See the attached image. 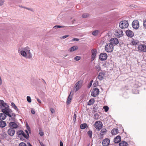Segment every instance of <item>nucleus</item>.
<instances>
[{"label": "nucleus", "instance_id": "15", "mask_svg": "<svg viewBox=\"0 0 146 146\" xmlns=\"http://www.w3.org/2000/svg\"><path fill=\"white\" fill-rule=\"evenodd\" d=\"M126 34L127 36L131 38L134 35L133 32L130 30L126 31Z\"/></svg>", "mask_w": 146, "mask_h": 146}, {"label": "nucleus", "instance_id": "25", "mask_svg": "<svg viewBox=\"0 0 146 146\" xmlns=\"http://www.w3.org/2000/svg\"><path fill=\"white\" fill-rule=\"evenodd\" d=\"M78 48V47L77 46H74L70 48L69 49V50L70 52H73L74 50H76Z\"/></svg>", "mask_w": 146, "mask_h": 146}, {"label": "nucleus", "instance_id": "63", "mask_svg": "<svg viewBox=\"0 0 146 146\" xmlns=\"http://www.w3.org/2000/svg\"><path fill=\"white\" fill-rule=\"evenodd\" d=\"M19 6L20 7L23 8V6H22L21 5H19Z\"/></svg>", "mask_w": 146, "mask_h": 146}, {"label": "nucleus", "instance_id": "11", "mask_svg": "<svg viewBox=\"0 0 146 146\" xmlns=\"http://www.w3.org/2000/svg\"><path fill=\"white\" fill-rule=\"evenodd\" d=\"M132 25L133 28L135 29H137L139 27V21L137 20H134L133 22Z\"/></svg>", "mask_w": 146, "mask_h": 146}, {"label": "nucleus", "instance_id": "56", "mask_svg": "<svg viewBox=\"0 0 146 146\" xmlns=\"http://www.w3.org/2000/svg\"><path fill=\"white\" fill-rule=\"evenodd\" d=\"M37 100L39 103L40 104L41 103V101L38 98H37Z\"/></svg>", "mask_w": 146, "mask_h": 146}, {"label": "nucleus", "instance_id": "52", "mask_svg": "<svg viewBox=\"0 0 146 146\" xmlns=\"http://www.w3.org/2000/svg\"><path fill=\"white\" fill-rule=\"evenodd\" d=\"M92 82H93V80H91L90 82V83H89V85L88 86L89 88H90V86H91L92 83Z\"/></svg>", "mask_w": 146, "mask_h": 146}, {"label": "nucleus", "instance_id": "29", "mask_svg": "<svg viewBox=\"0 0 146 146\" xmlns=\"http://www.w3.org/2000/svg\"><path fill=\"white\" fill-rule=\"evenodd\" d=\"M87 127H88L87 125L85 123L82 124L80 125V128L82 129H84Z\"/></svg>", "mask_w": 146, "mask_h": 146}, {"label": "nucleus", "instance_id": "2", "mask_svg": "<svg viewBox=\"0 0 146 146\" xmlns=\"http://www.w3.org/2000/svg\"><path fill=\"white\" fill-rule=\"evenodd\" d=\"M105 50L108 52H111L113 50V46L110 43L106 44L105 47Z\"/></svg>", "mask_w": 146, "mask_h": 146}, {"label": "nucleus", "instance_id": "33", "mask_svg": "<svg viewBox=\"0 0 146 146\" xmlns=\"http://www.w3.org/2000/svg\"><path fill=\"white\" fill-rule=\"evenodd\" d=\"M99 32V31L98 30H95L93 31L92 34L94 36H96L98 35V34Z\"/></svg>", "mask_w": 146, "mask_h": 146}, {"label": "nucleus", "instance_id": "17", "mask_svg": "<svg viewBox=\"0 0 146 146\" xmlns=\"http://www.w3.org/2000/svg\"><path fill=\"white\" fill-rule=\"evenodd\" d=\"M110 143V140L108 139H104L102 142V145L103 146H108Z\"/></svg>", "mask_w": 146, "mask_h": 146}, {"label": "nucleus", "instance_id": "6", "mask_svg": "<svg viewBox=\"0 0 146 146\" xmlns=\"http://www.w3.org/2000/svg\"><path fill=\"white\" fill-rule=\"evenodd\" d=\"M102 127V122L100 121H97L94 124L95 128L98 131H100Z\"/></svg>", "mask_w": 146, "mask_h": 146}, {"label": "nucleus", "instance_id": "34", "mask_svg": "<svg viewBox=\"0 0 146 146\" xmlns=\"http://www.w3.org/2000/svg\"><path fill=\"white\" fill-rule=\"evenodd\" d=\"M88 134L90 138H91L92 136V132L91 131H89L88 132Z\"/></svg>", "mask_w": 146, "mask_h": 146}, {"label": "nucleus", "instance_id": "35", "mask_svg": "<svg viewBox=\"0 0 146 146\" xmlns=\"http://www.w3.org/2000/svg\"><path fill=\"white\" fill-rule=\"evenodd\" d=\"M81 57L80 56H77L74 58V60L76 61H78L80 60Z\"/></svg>", "mask_w": 146, "mask_h": 146}, {"label": "nucleus", "instance_id": "20", "mask_svg": "<svg viewBox=\"0 0 146 146\" xmlns=\"http://www.w3.org/2000/svg\"><path fill=\"white\" fill-rule=\"evenodd\" d=\"M121 137L118 136L114 138V142L115 143H118L121 141Z\"/></svg>", "mask_w": 146, "mask_h": 146}, {"label": "nucleus", "instance_id": "53", "mask_svg": "<svg viewBox=\"0 0 146 146\" xmlns=\"http://www.w3.org/2000/svg\"><path fill=\"white\" fill-rule=\"evenodd\" d=\"M72 40L74 41H78L79 40V39L77 38H74Z\"/></svg>", "mask_w": 146, "mask_h": 146}, {"label": "nucleus", "instance_id": "27", "mask_svg": "<svg viewBox=\"0 0 146 146\" xmlns=\"http://www.w3.org/2000/svg\"><path fill=\"white\" fill-rule=\"evenodd\" d=\"M92 56L95 57L97 53V50L96 49H92Z\"/></svg>", "mask_w": 146, "mask_h": 146}, {"label": "nucleus", "instance_id": "46", "mask_svg": "<svg viewBox=\"0 0 146 146\" xmlns=\"http://www.w3.org/2000/svg\"><path fill=\"white\" fill-rule=\"evenodd\" d=\"M76 115L75 113H74V115L73 116V120L74 121V122H75L76 121Z\"/></svg>", "mask_w": 146, "mask_h": 146}, {"label": "nucleus", "instance_id": "44", "mask_svg": "<svg viewBox=\"0 0 146 146\" xmlns=\"http://www.w3.org/2000/svg\"><path fill=\"white\" fill-rule=\"evenodd\" d=\"M11 112H12V110L11 111H10V112H9L7 113V114H6V115H7L9 117H11Z\"/></svg>", "mask_w": 146, "mask_h": 146}, {"label": "nucleus", "instance_id": "64", "mask_svg": "<svg viewBox=\"0 0 146 146\" xmlns=\"http://www.w3.org/2000/svg\"><path fill=\"white\" fill-rule=\"evenodd\" d=\"M94 110H95V108H93V111H94Z\"/></svg>", "mask_w": 146, "mask_h": 146}, {"label": "nucleus", "instance_id": "45", "mask_svg": "<svg viewBox=\"0 0 146 146\" xmlns=\"http://www.w3.org/2000/svg\"><path fill=\"white\" fill-rule=\"evenodd\" d=\"M143 25L144 27L146 29V19L143 21Z\"/></svg>", "mask_w": 146, "mask_h": 146}, {"label": "nucleus", "instance_id": "47", "mask_svg": "<svg viewBox=\"0 0 146 146\" xmlns=\"http://www.w3.org/2000/svg\"><path fill=\"white\" fill-rule=\"evenodd\" d=\"M31 112L32 113L34 114L35 113V111L34 109H32L31 110Z\"/></svg>", "mask_w": 146, "mask_h": 146}, {"label": "nucleus", "instance_id": "14", "mask_svg": "<svg viewBox=\"0 0 146 146\" xmlns=\"http://www.w3.org/2000/svg\"><path fill=\"white\" fill-rule=\"evenodd\" d=\"M82 82L81 81H78L76 83L74 89L76 90V92L77 91L81 86Z\"/></svg>", "mask_w": 146, "mask_h": 146}, {"label": "nucleus", "instance_id": "4", "mask_svg": "<svg viewBox=\"0 0 146 146\" xmlns=\"http://www.w3.org/2000/svg\"><path fill=\"white\" fill-rule=\"evenodd\" d=\"M137 51L139 52H146V45L144 44H140L138 45L137 48Z\"/></svg>", "mask_w": 146, "mask_h": 146}, {"label": "nucleus", "instance_id": "16", "mask_svg": "<svg viewBox=\"0 0 146 146\" xmlns=\"http://www.w3.org/2000/svg\"><path fill=\"white\" fill-rule=\"evenodd\" d=\"M9 125L10 128H13V129L17 128L18 126L14 122H10Z\"/></svg>", "mask_w": 146, "mask_h": 146}, {"label": "nucleus", "instance_id": "50", "mask_svg": "<svg viewBox=\"0 0 146 146\" xmlns=\"http://www.w3.org/2000/svg\"><path fill=\"white\" fill-rule=\"evenodd\" d=\"M50 111L52 113V114L53 113L55 112V110L54 109L52 108H50Z\"/></svg>", "mask_w": 146, "mask_h": 146}, {"label": "nucleus", "instance_id": "24", "mask_svg": "<svg viewBox=\"0 0 146 146\" xmlns=\"http://www.w3.org/2000/svg\"><path fill=\"white\" fill-rule=\"evenodd\" d=\"M6 125V122L5 121H0V127H4Z\"/></svg>", "mask_w": 146, "mask_h": 146}, {"label": "nucleus", "instance_id": "26", "mask_svg": "<svg viewBox=\"0 0 146 146\" xmlns=\"http://www.w3.org/2000/svg\"><path fill=\"white\" fill-rule=\"evenodd\" d=\"M127 142L125 141H122L119 144V146H127Z\"/></svg>", "mask_w": 146, "mask_h": 146}, {"label": "nucleus", "instance_id": "7", "mask_svg": "<svg viewBox=\"0 0 146 146\" xmlns=\"http://www.w3.org/2000/svg\"><path fill=\"white\" fill-rule=\"evenodd\" d=\"M99 93V89L98 88H96L93 89L91 92V95L93 97H96L98 96Z\"/></svg>", "mask_w": 146, "mask_h": 146}, {"label": "nucleus", "instance_id": "39", "mask_svg": "<svg viewBox=\"0 0 146 146\" xmlns=\"http://www.w3.org/2000/svg\"><path fill=\"white\" fill-rule=\"evenodd\" d=\"M99 116L98 114L97 113L94 114V119H97L99 118Z\"/></svg>", "mask_w": 146, "mask_h": 146}, {"label": "nucleus", "instance_id": "19", "mask_svg": "<svg viewBox=\"0 0 146 146\" xmlns=\"http://www.w3.org/2000/svg\"><path fill=\"white\" fill-rule=\"evenodd\" d=\"M7 105V104L2 100H0V108H1L5 107V106Z\"/></svg>", "mask_w": 146, "mask_h": 146}, {"label": "nucleus", "instance_id": "48", "mask_svg": "<svg viewBox=\"0 0 146 146\" xmlns=\"http://www.w3.org/2000/svg\"><path fill=\"white\" fill-rule=\"evenodd\" d=\"M39 131H40L39 134H40V135L41 136H42L44 135V133H43V132H42V131L41 130H39Z\"/></svg>", "mask_w": 146, "mask_h": 146}, {"label": "nucleus", "instance_id": "60", "mask_svg": "<svg viewBox=\"0 0 146 146\" xmlns=\"http://www.w3.org/2000/svg\"><path fill=\"white\" fill-rule=\"evenodd\" d=\"M40 144L41 146H45V145H44L42 143H40Z\"/></svg>", "mask_w": 146, "mask_h": 146}, {"label": "nucleus", "instance_id": "1", "mask_svg": "<svg viewBox=\"0 0 146 146\" xmlns=\"http://www.w3.org/2000/svg\"><path fill=\"white\" fill-rule=\"evenodd\" d=\"M18 52L23 56L29 59L31 58L32 57L30 49L28 46L23 48L22 50H18Z\"/></svg>", "mask_w": 146, "mask_h": 146}, {"label": "nucleus", "instance_id": "32", "mask_svg": "<svg viewBox=\"0 0 146 146\" xmlns=\"http://www.w3.org/2000/svg\"><path fill=\"white\" fill-rule=\"evenodd\" d=\"M94 99H90L88 102V105L90 106L94 104Z\"/></svg>", "mask_w": 146, "mask_h": 146}, {"label": "nucleus", "instance_id": "8", "mask_svg": "<svg viewBox=\"0 0 146 146\" xmlns=\"http://www.w3.org/2000/svg\"><path fill=\"white\" fill-rule=\"evenodd\" d=\"M110 42L113 46L119 43V41L117 38H113L111 39L110 40Z\"/></svg>", "mask_w": 146, "mask_h": 146}, {"label": "nucleus", "instance_id": "18", "mask_svg": "<svg viewBox=\"0 0 146 146\" xmlns=\"http://www.w3.org/2000/svg\"><path fill=\"white\" fill-rule=\"evenodd\" d=\"M17 134L19 136H20V137L21 136H23L24 137V136L25 135V133L22 130H20L18 131L17 132Z\"/></svg>", "mask_w": 146, "mask_h": 146}, {"label": "nucleus", "instance_id": "23", "mask_svg": "<svg viewBox=\"0 0 146 146\" xmlns=\"http://www.w3.org/2000/svg\"><path fill=\"white\" fill-rule=\"evenodd\" d=\"M118 133V130L117 129H113L111 131V133L113 135H115Z\"/></svg>", "mask_w": 146, "mask_h": 146}, {"label": "nucleus", "instance_id": "31", "mask_svg": "<svg viewBox=\"0 0 146 146\" xmlns=\"http://www.w3.org/2000/svg\"><path fill=\"white\" fill-rule=\"evenodd\" d=\"M8 136L7 133H3L1 135V138L3 139H6Z\"/></svg>", "mask_w": 146, "mask_h": 146}, {"label": "nucleus", "instance_id": "49", "mask_svg": "<svg viewBox=\"0 0 146 146\" xmlns=\"http://www.w3.org/2000/svg\"><path fill=\"white\" fill-rule=\"evenodd\" d=\"M106 129H103L101 130L100 133H105L106 132Z\"/></svg>", "mask_w": 146, "mask_h": 146}, {"label": "nucleus", "instance_id": "36", "mask_svg": "<svg viewBox=\"0 0 146 146\" xmlns=\"http://www.w3.org/2000/svg\"><path fill=\"white\" fill-rule=\"evenodd\" d=\"M89 16V15L88 13H84L82 15V17L84 18H85Z\"/></svg>", "mask_w": 146, "mask_h": 146}, {"label": "nucleus", "instance_id": "10", "mask_svg": "<svg viewBox=\"0 0 146 146\" xmlns=\"http://www.w3.org/2000/svg\"><path fill=\"white\" fill-rule=\"evenodd\" d=\"M2 109V111L5 114H7L9 112H10V111H11V110L9 109V107L7 105L5 106V107L1 108Z\"/></svg>", "mask_w": 146, "mask_h": 146}, {"label": "nucleus", "instance_id": "12", "mask_svg": "<svg viewBox=\"0 0 146 146\" xmlns=\"http://www.w3.org/2000/svg\"><path fill=\"white\" fill-rule=\"evenodd\" d=\"M15 131L13 129V128H10L7 131V133L8 134L11 136H13L15 133Z\"/></svg>", "mask_w": 146, "mask_h": 146}, {"label": "nucleus", "instance_id": "3", "mask_svg": "<svg viewBox=\"0 0 146 146\" xmlns=\"http://www.w3.org/2000/svg\"><path fill=\"white\" fill-rule=\"evenodd\" d=\"M120 28L122 29H124L127 28L129 25V23L127 21H121L119 24Z\"/></svg>", "mask_w": 146, "mask_h": 146}, {"label": "nucleus", "instance_id": "42", "mask_svg": "<svg viewBox=\"0 0 146 146\" xmlns=\"http://www.w3.org/2000/svg\"><path fill=\"white\" fill-rule=\"evenodd\" d=\"M64 26H61L60 25H56L53 27V28L55 29L58 28H62L64 27Z\"/></svg>", "mask_w": 146, "mask_h": 146}, {"label": "nucleus", "instance_id": "30", "mask_svg": "<svg viewBox=\"0 0 146 146\" xmlns=\"http://www.w3.org/2000/svg\"><path fill=\"white\" fill-rule=\"evenodd\" d=\"M11 106L12 107L14 108V109L19 113V109L16 106L15 104L13 102L11 103Z\"/></svg>", "mask_w": 146, "mask_h": 146}, {"label": "nucleus", "instance_id": "38", "mask_svg": "<svg viewBox=\"0 0 146 146\" xmlns=\"http://www.w3.org/2000/svg\"><path fill=\"white\" fill-rule=\"evenodd\" d=\"M96 68L97 71L99 72L101 70V68L100 66L97 65L96 66Z\"/></svg>", "mask_w": 146, "mask_h": 146}, {"label": "nucleus", "instance_id": "21", "mask_svg": "<svg viewBox=\"0 0 146 146\" xmlns=\"http://www.w3.org/2000/svg\"><path fill=\"white\" fill-rule=\"evenodd\" d=\"M7 117L6 114L4 113H1L0 114V119L2 120H4Z\"/></svg>", "mask_w": 146, "mask_h": 146}, {"label": "nucleus", "instance_id": "59", "mask_svg": "<svg viewBox=\"0 0 146 146\" xmlns=\"http://www.w3.org/2000/svg\"><path fill=\"white\" fill-rule=\"evenodd\" d=\"M27 145L28 146H32L30 143L28 142L27 143Z\"/></svg>", "mask_w": 146, "mask_h": 146}, {"label": "nucleus", "instance_id": "61", "mask_svg": "<svg viewBox=\"0 0 146 146\" xmlns=\"http://www.w3.org/2000/svg\"><path fill=\"white\" fill-rule=\"evenodd\" d=\"M11 117V119L12 121H15V118H13L12 117Z\"/></svg>", "mask_w": 146, "mask_h": 146}, {"label": "nucleus", "instance_id": "57", "mask_svg": "<svg viewBox=\"0 0 146 146\" xmlns=\"http://www.w3.org/2000/svg\"><path fill=\"white\" fill-rule=\"evenodd\" d=\"M60 146H63V143L61 141H60Z\"/></svg>", "mask_w": 146, "mask_h": 146}, {"label": "nucleus", "instance_id": "5", "mask_svg": "<svg viewBox=\"0 0 146 146\" xmlns=\"http://www.w3.org/2000/svg\"><path fill=\"white\" fill-rule=\"evenodd\" d=\"M114 34L117 37L119 38L123 35V32L121 29H117L115 31Z\"/></svg>", "mask_w": 146, "mask_h": 146}, {"label": "nucleus", "instance_id": "22", "mask_svg": "<svg viewBox=\"0 0 146 146\" xmlns=\"http://www.w3.org/2000/svg\"><path fill=\"white\" fill-rule=\"evenodd\" d=\"M71 92L70 93L67 100L66 103L67 104H69L70 103L72 100V96L71 95Z\"/></svg>", "mask_w": 146, "mask_h": 146}, {"label": "nucleus", "instance_id": "28", "mask_svg": "<svg viewBox=\"0 0 146 146\" xmlns=\"http://www.w3.org/2000/svg\"><path fill=\"white\" fill-rule=\"evenodd\" d=\"M131 43L133 45H136L139 43V41L137 40L133 39L131 42Z\"/></svg>", "mask_w": 146, "mask_h": 146}, {"label": "nucleus", "instance_id": "13", "mask_svg": "<svg viewBox=\"0 0 146 146\" xmlns=\"http://www.w3.org/2000/svg\"><path fill=\"white\" fill-rule=\"evenodd\" d=\"M105 74V71H102L99 73L97 78H98L100 80H102L104 78Z\"/></svg>", "mask_w": 146, "mask_h": 146}, {"label": "nucleus", "instance_id": "37", "mask_svg": "<svg viewBox=\"0 0 146 146\" xmlns=\"http://www.w3.org/2000/svg\"><path fill=\"white\" fill-rule=\"evenodd\" d=\"M25 131L26 133H27V135H26L25 134V136H24V138H25L26 139H27L29 137V133H28V132L27 130H26Z\"/></svg>", "mask_w": 146, "mask_h": 146}, {"label": "nucleus", "instance_id": "43", "mask_svg": "<svg viewBox=\"0 0 146 146\" xmlns=\"http://www.w3.org/2000/svg\"><path fill=\"white\" fill-rule=\"evenodd\" d=\"M19 146H27V145L25 143L22 142L19 144Z\"/></svg>", "mask_w": 146, "mask_h": 146}, {"label": "nucleus", "instance_id": "41", "mask_svg": "<svg viewBox=\"0 0 146 146\" xmlns=\"http://www.w3.org/2000/svg\"><path fill=\"white\" fill-rule=\"evenodd\" d=\"M27 100L28 101V102H29L30 103L31 102V97L30 96H28L27 97Z\"/></svg>", "mask_w": 146, "mask_h": 146}, {"label": "nucleus", "instance_id": "55", "mask_svg": "<svg viewBox=\"0 0 146 146\" xmlns=\"http://www.w3.org/2000/svg\"><path fill=\"white\" fill-rule=\"evenodd\" d=\"M69 36V35H65V36H62V38H65L67 37H68V36Z\"/></svg>", "mask_w": 146, "mask_h": 146}, {"label": "nucleus", "instance_id": "62", "mask_svg": "<svg viewBox=\"0 0 146 146\" xmlns=\"http://www.w3.org/2000/svg\"><path fill=\"white\" fill-rule=\"evenodd\" d=\"M95 57V56H92V60H94Z\"/></svg>", "mask_w": 146, "mask_h": 146}, {"label": "nucleus", "instance_id": "51", "mask_svg": "<svg viewBox=\"0 0 146 146\" xmlns=\"http://www.w3.org/2000/svg\"><path fill=\"white\" fill-rule=\"evenodd\" d=\"M26 9H27V10H30V11H31L32 12H34V11L33 9H32V8H29L27 7V8H26Z\"/></svg>", "mask_w": 146, "mask_h": 146}, {"label": "nucleus", "instance_id": "40", "mask_svg": "<svg viewBox=\"0 0 146 146\" xmlns=\"http://www.w3.org/2000/svg\"><path fill=\"white\" fill-rule=\"evenodd\" d=\"M103 108L104 109L105 111L106 112L107 111L109 110L108 107L106 106H104Z\"/></svg>", "mask_w": 146, "mask_h": 146}, {"label": "nucleus", "instance_id": "58", "mask_svg": "<svg viewBox=\"0 0 146 146\" xmlns=\"http://www.w3.org/2000/svg\"><path fill=\"white\" fill-rule=\"evenodd\" d=\"M11 116H12L13 117H15L16 116L15 114L14 113H12V112H11Z\"/></svg>", "mask_w": 146, "mask_h": 146}, {"label": "nucleus", "instance_id": "9", "mask_svg": "<svg viewBox=\"0 0 146 146\" xmlns=\"http://www.w3.org/2000/svg\"><path fill=\"white\" fill-rule=\"evenodd\" d=\"M107 57V54L105 53H101L99 56V58L101 61L106 60Z\"/></svg>", "mask_w": 146, "mask_h": 146}, {"label": "nucleus", "instance_id": "54", "mask_svg": "<svg viewBox=\"0 0 146 146\" xmlns=\"http://www.w3.org/2000/svg\"><path fill=\"white\" fill-rule=\"evenodd\" d=\"M3 3L4 2L2 0H0V5H3Z\"/></svg>", "mask_w": 146, "mask_h": 146}]
</instances>
